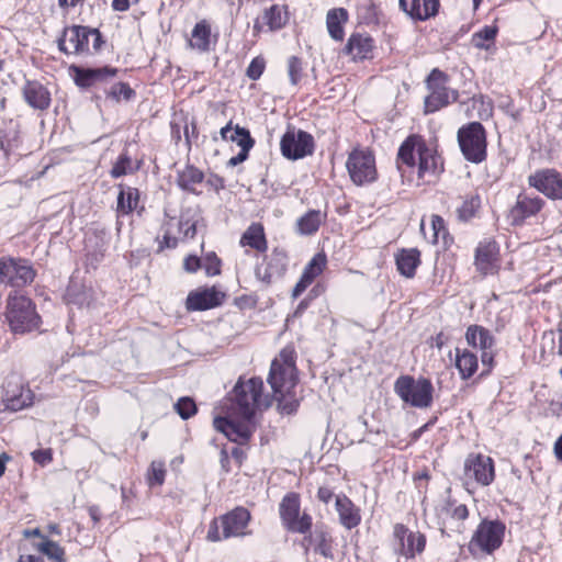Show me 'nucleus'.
Here are the masks:
<instances>
[{
  "mask_svg": "<svg viewBox=\"0 0 562 562\" xmlns=\"http://www.w3.org/2000/svg\"><path fill=\"white\" fill-rule=\"evenodd\" d=\"M544 205V201L539 196H530L525 192L517 195L516 203L510 207L508 220L514 226H519L531 216L537 215Z\"/></svg>",
  "mask_w": 562,
  "mask_h": 562,
  "instance_id": "nucleus-20",
  "label": "nucleus"
},
{
  "mask_svg": "<svg viewBox=\"0 0 562 562\" xmlns=\"http://www.w3.org/2000/svg\"><path fill=\"white\" fill-rule=\"evenodd\" d=\"M506 526L501 520L483 519L474 531L468 549L474 558L494 553L501 548Z\"/></svg>",
  "mask_w": 562,
  "mask_h": 562,
  "instance_id": "nucleus-3",
  "label": "nucleus"
},
{
  "mask_svg": "<svg viewBox=\"0 0 562 562\" xmlns=\"http://www.w3.org/2000/svg\"><path fill=\"white\" fill-rule=\"evenodd\" d=\"M131 169V157L127 153H122L115 164L113 165L110 175L112 178H120L128 172Z\"/></svg>",
  "mask_w": 562,
  "mask_h": 562,
  "instance_id": "nucleus-50",
  "label": "nucleus"
},
{
  "mask_svg": "<svg viewBox=\"0 0 562 562\" xmlns=\"http://www.w3.org/2000/svg\"><path fill=\"white\" fill-rule=\"evenodd\" d=\"M180 231L183 232L184 237L187 238H193L196 234V223L190 222L189 220H184L183 216H181V220L179 222Z\"/></svg>",
  "mask_w": 562,
  "mask_h": 562,
  "instance_id": "nucleus-57",
  "label": "nucleus"
},
{
  "mask_svg": "<svg viewBox=\"0 0 562 562\" xmlns=\"http://www.w3.org/2000/svg\"><path fill=\"white\" fill-rule=\"evenodd\" d=\"M263 382L260 378L239 380L234 387L235 403L241 418H254L255 412L262 404Z\"/></svg>",
  "mask_w": 562,
  "mask_h": 562,
  "instance_id": "nucleus-7",
  "label": "nucleus"
},
{
  "mask_svg": "<svg viewBox=\"0 0 562 562\" xmlns=\"http://www.w3.org/2000/svg\"><path fill=\"white\" fill-rule=\"evenodd\" d=\"M106 97L111 98L115 102H120L122 100L130 101L135 97V91L130 87L126 82H117L114 83L109 91H106Z\"/></svg>",
  "mask_w": 562,
  "mask_h": 562,
  "instance_id": "nucleus-45",
  "label": "nucleus"
},
{
  "mask_svg": "<svg viewBox=\"0 0 562 562\" xmlns=\"http://www.w3.org/2000/svg\"><path fill=\"white\" fill-rule=\"evenodd\" d=\"M239 243L241 246H249L259 252H266L268 249L265 229L259 223H252L249 225L241 235Z\"/></svg>",
  "mask_w": 562,
  "mask_h": 562,
  "instance_id": "nucleus-32",
  "label": "nucleus"
},
{
  "mask_svg": "<svg viewBox=\"0 0 562 562\" xmlns=\"http://www.w3.org/2000/svg\"><path fill=\"white\" fill-rule=\"evenodd\" d=\"M266 68V60L262 56L255 57L246 70V76L251 80H258Z\"/></svg>",
  "mask_w": 562,
  "mask_h": 562,
  "instance_id": "nucleus-51",
  "label": "nucleus"
},
{
  "mask_svg": "<svg viewBox=\"0 0 562 562\" xmlns=\"http://www.w3.org/2000/svg\"><path fill=\"white\" fill-rule=\"evenodd\" d=\"M32 458L34 462L45 465L49 463L53 459L52 450L50 449H38L32 452Z\"/></svg>",
  "mask_w": 562,
  "mask_h": 562,
  "instance_id": "nucleus-56",
  "label": "nucleus"
},
{
  "mask_svg": "<svg viewBox=\"0 0 562 562\" xmlns=\"http://www.w3.org/2000/svg\"><path fill=\"white\" fill-rule=\"evenodd\" d=\"M139 192L135 188L124 189L121 186V190L117 195V213L122 215L130 214L136 209L138 203Z\"/></svg>",
  "mask_w": 562,
  "mask_h": 562,
  "instance_id": "nucleus-38",
  "label": "nucleus"
},
{
  "mask_svg": "<svg viewBox=\"0 0 562 562\" xmlns=\"http://www.w3.org/2000/svg\"><path fill=\"white\" fill-rule=\"evenodd\" d=\"M553 453L557 460L562 463V434L558 437L553 445Z\"/></svg>",
  "mask_w": 562,
  "mask_h": 562,
  "instance_id": "nucleus-64",
  "label": "nucleus"
},
{
  "mask_svg": "<svg viewBox=\"0 0 562 562\" xmlns=\"http://www.w3.org/2000/svg\"><path fill=\"white\" fill-rule=\"evenodd\" d=\"M456 367L463 380L471 378L477 369V358L474 353L457 349Z\"/></svg>",
  "mask_w": 562,
  "mask_h": 562,
  "instance_id": "nucleus-37",
  "label": "nucleus"
},
{
  "mask_svg": "<svg viewBox=\"0 0 562 562\" xmlns=\"http://www.w3.org/2000/svg\"><path fill=\"white\" fill-rule=\"evenodd\" d=\"M229 140L236 142L240 149L244 150H250L255 144L249 131L239 125H236L234 133L229 136Z\"/></svg>",
  "mask_w": 562,
  "mask_h": 562,
  "instance_id": "nucleus-46",
  "label": "nucleus"
},
{
  "mask_svg": "<svg viewBox=\"0 0 562 562\" xmlns=\"http://www.w3.org/2000/svg\"><path fill=\"white\" fill-rule=\"evenodd\" d=\"M497 34V27L495 26H484L481 31L473 34L472 43L474 47L479 49H488L490 45L487 42H493Z\"/></svg>",
  "mask_w": 562,
  "mask_h": 562,
  "instance_id": "nucleus-44",
  "label": "nucleus"
},
{
  "mask_svg": "<svg viewBox=\"0 0 562 562\" xmlns=\"http://www.w3.org/2000/svg\"><path fill=\"white\" fill-rule=\"evenodd\" d=\"M458 142L467 160L480 164L486 158V132L480 122H471L460 127Z\"/></svg>",
  "mask_w": 562,
  "mask_h": 562,
  "instance_id": "nucleus-5",
  "label": "nucleus"
},
{
  "mask_svg": "<svg viewBox=\"0 0 562 562\" xmlns=\"http://www.w3.org/2000/svg\"><path fill=\"white\" fill-rule=\"evenodd\" d=\"M204 180V173L192 165H187L182 170L177 173V184L183 191L199 194L196 186L201 184Z\"/></svg>",
  "mask_w": 562,
  "mask_h": 562,
  "instance_id": "nucleus-31",
  "label": "nucleus"
},
{
  "mask_svg": "<svg viewBox=\"0 0 562 562\" xmlns=\"http://www.w3.org/2000/svg\"><path fill=\"white\" fill-rule=\"evenodd\" d=\"M280 149L290 160L302 159L313 154L314 138L305 131L289 127L281 138Z\"/></svg>",
  "mask_w": 562,
  "mask_h": 562,
  "instance_id": "nucleus-11",
  "label": "nucleus"
},
{
  "mask_svg": "<svg viewBox=\"0 0 562 562\" xmlns=\"http://www.w3.org/2000/svg\"><path fill=\"white\" fill-rule=\"evenodd\" d=\"M310 284H312V282L306 280V279H304V277L301 276L300 280L297 281V283L293 288L292 297L293 299L299 297L307 289V286Z\"/></svg>",
  "mask_w": 562,
  "mask_h": 562,
  "instance_id": "nucleus-59",
  "label": "nucleus"
},
{
  "mask_svg": "<svg viewBox=\"0 0 562 562\" xmlns=\"http://www.w3.org/2000/svg\"><path fill=\"white\" fill-rule=\"evenodd\" d=\"M451 516L458 520H464L468 518L469 516V510H468V507L463 504L461 505H458L457 507H454V509L452 510V514Z\"/></svg>",
  "mask_w": 562,
  "mask_h": 562,
  "instance_id": "nucleus-62",
  "label": "nucleus"
},
{
  "mask_svg": "<svg viewBox=\"0 0 562 562\" xmlns=\"http://www.w3.org/2000/svg\"><path fill=\"white\" fill-rule=\"evenodd\" d=\"M481 206V199L479 194H470L463 199L462 204L458 207L459 220L467 222L475 216Z\"/></svg>",
  "mask_w": 562,
  "mask_h": 562,
  "instance_id": "nucleus-41",
  "label": "nucleus"
},
{
  "mask_svg": "<svg viewBox=\"0 0 562 562\" xmlns=\"http://www.w3.org/2000/svg\"><path fill=\"white\" fill-rule=\"evenodd\" d=\"M213 425L214 428L223 432L228 440L238 445L247 443L255 431L252 418L233 420L226 417H215Z\"/></svg>",
  "mask_w": 562,
  "mask_h": 562,
  "instance_id": "nucleus-17",
  "label": "nucleus"
},
{
  "mask_svg": "<svg viewBox=\"0 0 562 562\" xmlns=\"http://www.w3.org/2000/svg\"><path fill=\"white\" fill-rule=\"evenodd\" d=\"M310 284H312V282L306 280V279H304V277L301 276L300 280L297 281V283L293 288L292 297L293 299L299 297L307 289V286Z\"/></svg>",
  "mask_w": 562,
  "mask_h": 562,
  "instance_id": "nucleus-60",
  "label": "nucleus"
},
{
  "mask_svg": "<svg viewBox=\"0 0 562 562\" xmlns=\"http://www.w3.org/2000/svg\"><path fill=\"white\" fill-rule=\"evenodd\" d=\"M335 507L339 516V522L346 529H353L361 522L360 509L344 494L337 495Z\"/></svg>",
  "mask_w": 562,
  "mask_h": 562,
  "instance_id": "nucleus-27",
  "label": "nucleus"
},
{
  "mask_svg": "<svg viewBox=\"0 0 562 562\" xmlns=\"http://www.w3.org/2000/svg\"><path fill=\"white\" fill-rule=\"evenodd\" d=\"M37 549L55 562H66L65 550L55 541L43 537V541L37 544Z\"/></svg>",
  "mask_w": 562,
  "mask_h": 562,
  "instance_id": "nucleus-43",
  "label": "nucleus"
},
{
  "mask_svg": "<svg viewBox=\"0 0 562 562\" xmlns=\"http://www.w3.org/2000/svg\"><path fill=\"white\" fill-rule=\"evenodd\" d=\"M32 402L33 393L22 384L20 378L15 374L8 376L3 384L4 408L18 412L30 406Z\"/></svg>",
  "mask_w": 562,
  "mask_h": 562,
  "instance_id": "nucleus-14",
  "label": "nucleus"
},
{
  "mask_svg": "<svg viewBox=\"0 0 562 562\" xmlns=\"http://www.w3.org/2000/svg\"><path fill=\"white\" fill-rule=\"evenodd\" d=\"M303 72V63L302 60L296 56H291L288 59V75L290 78V82L293 86H296L301 78Z\"/></svg>",
  "mask_w": 562,
  "mask_h": 562,
  "instance_id": "nucleus-49",
  "label": "nucleus"
},
{
  "mask_svg": "<svg viewBox=\"0 0 562 562\" xmlns=\"http://www.w3.org/2000/svg\"><path fill=\"white\" fill-rule=\"evenodd\" d=\"M304 553L307 554L310 549L325 559L334 560V539L327 526L317 524L313 531L306 533L302 541Z\"/></svg>",
  "mask_w": 562,
  "mask_h": 562,
  "instance_id": "nucleus-18",
  "label": "nucleus"
},
{
  "mask_svg": "<svg viewBox=\"0 0 562 562\" xmlns=\"http://www.w3.org/2000/svg\"><path fill=\"white\" fill-rule=\"evenodd\" d=\"M263 20L271 31H276L285 25L288 15L282 7L273 4L265 11Z\"/></svg>",
  "mask_w": 562,
  "mask_h": 562,
  "instance_id": "nucleus-39",
  "label": "nucleus"
},
{
  "mask_svg": "<svg viewBox=\"0 0 562 562\" xmlns=\"http://www.w3.org/2000/svg\"><path fill=\"white\" fill-rule=\"evenodd\" d=\"M324 220L325 215L319 210H311L296 221L297 233L313 235L318 231Z\"/></svg>",
  "mask_w": 562,
  "mask_h": 562,
  "instance_id": "nucleus-35",
  "label": "nucleus"
},
{
  "mask_svg": "<svg viewBox=\"0 0 562 562\" xmlns=\"http://www.w3.org/2000/svg\"><path fill=\"white\" fill-rule=\"evenodd\" d=\"M412 531H409L403 524H396L393 529V536L395 540L397 541V548L396 551L400 552L401 549H404V544L407 541L408 535Z\"/></svg>",
  "mask_w": 562,
  "mask_h": 562,
  "instance_id": "nucleus-54",
  "label": "nucleus"
},
{
  "mask_svg": "<svg viewBox=\"0 0 562 562\" xmlns=\"http://www.w3.org/2000/svg\"><path fill=\"white\" fill-rule=\"evenodd\" d=\"M464 475L482 486H488L495 479L493 459L482 453H470L464 461Z\"/></svg>",
  "mask_w": 562,
  "mask_h": 562,
  "instance_id": "nucleus-15",
  "label": "nucleus"
},
{
  "mask_svg": "<svg viewBox=\"0 0 562 562\" xmlns=\"http://www.w3.org/2000/svg\"><path fill=\"white\" fill-rule=\"evenodd\" d=\"M203 268L207 276H216L221 272V260L214 252H211L205 256Z\"/></svg>",
  "mask_w": 562,
  "mask_h": 562,
  "instance_id": "nucleus-53",
  "label": "nucleus"
},
{
  "mask_svg": "<svg viewBox=\"0 0 562 562\" xmlns=\"http://www.w3.org/2000/svg\"><path fill=\"white\" fill-rule=\"evenodd\" d=\"M225 294L215 288H205L189 293L186 307L188 311H206L220 306Z\"/></svg>",
  "mask_w": 562,
  "mask_h": 562,
  "instance_id": "nucleus-23",
  "label": "nucleus"
},
{
  "mask_svg": "<svg viewBox=\"0 0 562 562\" xmlns=\"http://www.w3.org/2000/svg\"><path fill=\"white\" fill-rule=\"evenodd\" d=\"M448 80L447 74L438 68L432 69L428 75L426 86L429 94L425 98V111L427 113L436 112L458 100L459 93L447 86Z\"/></svg>",
  "mask_w": 562,
  "mask_h": 562,
  "instance_id": "nucleus-6",
  "label": "nucleus"
},
{
  "mask_svg": "<svg viewBox=\"0 0 562 562\" xmlns=\"http://www.w3.org/2000/svg\"><path fill=\"white\" fill-rule=\"evenodd\" d=\"M424 140L416 135L408 136L398 148L397 168L402 170L403 165L407 168H414L416 164V155L418 156L419 144Z\"/></svg>",
  "mask_w": 562,
  "mask_h": 562,
  "instance_id": "nucleus-29",
  "label": "nucleus"
},
{
  "mask_svg": "<svg viewBox=\"0 0 562 562\" xmlns=\"http://www.w3.org/2000/svg\"><path fill=\"white\" fill-rule=\"evenodd\" d=\"M175 409L182 419H189L196 413V405L191 397L184 396L178 400Z\"/></svg>",
  "mask_w": 562,
  "mask_h": 562,
  "instance_id": "nucleus-48",
  "label": "nucleus"
},
{
  "mask_svg": "<svg viewBox=\"0 0 562 562\" xmlns=\"http://www.w3.org/2000/svg\"><path fill=\"white\" fill-rule=\"evenodd\" d=\"M36 271L26 259L2 257L0 258V283L13 288L31 284Z\"/></svg>",
  "mask_w": 562,
  "mask_h": 562,
  "instance_id": "nucleus-10",
  "label": "nucleus"
},
{
  "mask_svg": "<svg viewBox=\"0 0 562 562\" xmlns=\"http://www.w3.org/2000/svg\"><path fill=\"white\" fill-rule=\"evenodd\" d=\"M288 255L283 249L274 248L269 256H265L263 261L256 266L255 276L265 284L281 279L286 271Z\"/></svg>",
  "mask_w": 562,
  "mask_h": 562,
  "instance_id": "nucleus-13",
  "label": "nucleus"
},
{
  "mask_svg": "<svg viewBox=\"0 0 562 562\" xmlns=\"http://www.w3.org/2000/svg\"><path fill=\"white\" fill-rule=\"evenodd\" d=\"M431 228L434 231L431 241L432 243H437L438 238H439V235L440 234H442V235L446 234V225H445L443 218L441 216H439V215H436V214L431 215Z\"/></svg>",
  "mask_w": 562,
  "mask_h": 562,
  "instance_id": "nucleus-55",
  "label": "nucleus"
},
{
  "mask_svg": "<svg viewBox=\"0 0 562 562\" xmlns=\"http://www.w3.org/2000/svg\"><path fill=\"white\" fill-rule=\"evenodd\" d=\"M467 342L476 348L485 349L493 348L495 344L494 337L490 330L480 325H471L468 327L465 333Z\"/></svg>",
  "mask_w": 562,
  "mask_h": 562,
  "instance_id": "nucleus-34",
  "label": "nucleus"
},
{
  "mask_svg": "<svg viewBox=\"0 0 562 562\" xmlns=\"http://www.w3.org/2000/svg\"><path fill=\"white\" fill-rule=\"evenodd\" d=\"M372 38L361 34H352L347 43L346 49L353 58L364 59L372 50Z\"/></svg>",
  "mask_w": 562,
  "mask_h": 562,
  "instance_id": "nucleus-36",
  "label": "nucleus"
},
{
  "mask_svg": "<svg viewBox=\"0 0 562 562\" xmlns=\"http://www.w3.org/2000/svg\"><path fill=\"white\" fill-rule=\"evenodd\" d=\"M443 170L442 159L437 153L424 143L418 147V177L432 181Z\"/></svg>",
  "mask_w": 562,
  "mask_h": 562,
  "instance_id": "nucleus-22",
  "label": "nucleus"
},
{
  "mask_svg": "<svg viewBox=\"0 0 562 562\" xmlns=\"http://www.w3.org/2000/svg\"><path fill=\"white\" fill-rule=\"evenodd\" d=\"M70 71L74 74L75 82L80 88H90L97 82L105 81L116 75L117 69L109 66L101 68H82L71 66Z\"/></svg>",
  "mask_w": 562,
  "mask_h": 562,
  "instance_id": "nucleus-24",
  "label": "nucleus"
},
{
  "mask_svg": "<svg viewBox=\"0 0 562 562\" xmlns=\"http://www.w3.org/2000/svg\"><path fill=\"white\" fill-rule=\"evenodd\" d=\"M212 32L211 24L206 20L199 21L192 32L189 41V46L201 53H206L211 49Z\"/></svg>",
  "mask_w": 562,
  "mask_h": 562,
  "instance_id": "nucleus-30",
  "label": "nucleus"
},
{
  "mask_svg": "<svg viewBox=\"0 0 562 562\" xmlns=\"http://www.w3.org/2000/svg\"><path fill=\"white\" fill-rule=\"evenodd\" d=\"M280 517L290 532L306 535L313 525L310 514L305 512L301 514L300 497L295 493H289L283 497L280 503Z\"/></svg>",
  "mask_w": 562,
  "mask_h": 562,
  "instance_id": "nucleus-9",
  "label": "nucleus"
},
{
  "mask_svg": "<svg viewBox=\"0 0 562 562\" xmlns=\"http://www.w3.org/2000/svg\"><path fill=\"white\" fill-rule=\"evenodd\" d=\"M359 12L366 23H374L378 21V7L372 0L359 7Z\"/></svg>",
  "mask_w": 562,
  "mask_h": 562,
  "instance_id": "nucleus-52",
  "label": "nucleus"
},
{
  "mask_svg": "<svg viewBox=\"0 0 562 562\" xmlns=\"http://www.w3.org/2000/svg\"><path fill=\"white\" fill-rule=\"evenodd\" d=\"M426 537L420 532H411L404 549L400 550V554L406 558H414L416 553H422L425 550Z\"/></svg>",
  "mask_w": 562,
  "mask_h": 562,
  "instance_id": "nucleus-40",
  "label": "nucleus"
},
{
  "mask_svg": "<svg viewBox=\"0 0 562 562\" xmlns=\"http://www.w3.org/2000/svg\"><path fill=\"white\" fill-rule=\"evenodd\" d=\"M395 262L402 276L413 278L420 265V251L417 248L401 249L395 255Z\"/></svg>",
  "mask_w": 562,
  "mask_h": 562,
  "instance_id": "nucleus-28",
  "label": "nucleus"
},
{
  "mask_svg": "<svg viewBox=\"0 0 562 562\" xmlns=\"http://www.w3.org/2000/svg\"><path fill=\"white\" fill-rule=\"evenodd\" d=\"M334 493L329 487L322 486L317 491V498L324 504H328L333 498Z\"/></svg>",
  "mask_w": 562,
  "mask_h": 562,
  "instance_id": "nucleus-61",
  "label": "nucleus"
},
{
  "mask_svg": "<svg viewBox=\"0 0 562 562\" xmlns=\"http://www.w3.org/2000/svg\"><path fill=\"white\" fill-rule=\"evenodd\" d=\"M327 263L326 255L323 252L316 254L311 261L305 266L302 277L304 279L313 282L316 277H318L323 270L325 269Z\"/></svg>",
  "mask_w": 562,
  "mask_h": 562,
  "instance_id": "nucleus-42",
  "label": "nucleus"
},
{
  "mask_svg": "<svg viewBox=\"0 0 562 562\" xmlns=\"http://www.w3.org/2000/svg\"><path fill=\"white\" fill-rule=\"evenodd\" d=\"M346 168L356 186H366L378 179L375 157L368 149H353L348 155Z\"/></svg>",
  "mask_w": 562,
  "mask_h": 562,
  "instance_id": "nucleus-8",
  "label": "nucleus"
},
{
  "mask_svg": "<svg viewBox=\"0 0 562 562\" xmlns=\"http://www.w3.org/2000/svg\"><path fill=\"white\" fill-rule=\"evenodd\" d=\"M528 184L551 200H562V175L555 169H540L528 177Z\"/></svg>",
  "mask_w": 562,
  "mask_h": 562,
  "instance_id": "nucleus-16",
  "label": "nucleus"
},
{
  "mask_svg": "<svg viewBox=\"0 0 562 562\" xmlns=\"http://www.w3.org/2000/svg\"><path fill=\"white\" fill-rule=\"evenodd\" d=\"M348 20V12L344 8L331 9L327 12L326 24L331 38L341 41L344 38V23Z\"/></svg>",
  "mask_w": 562,
  "mask_h": 562,
  "instance_id": "nucleus-33",
  "label": "nucleus"
},
{
  "mask_svg": "<svg viewBox=\"0 0 562 562\" xmlns=\"http://www.w3.org/2000/svg\"><path fill=\"white\" fill-rule=\"evenodd\" d=\"M184 270L188 272H196L202 266L201 259L196 256H188L183 262Z\"/></svg>",
  "mask_w": 562,
  "mask_h": 562,
  "instance_id": "nucleus-58",
  "label": "nucleus"
},
{
  "mask_svg": "<svg viewBox=\"0 0 562 562\" xmlns=\"http://www.w3.org/2000/svg\"><path fill=\"white\" fill-rule=\"evenodd\" d=\"M90 29L72 25L64 30L58 40V48L65 54H83L89 52Z\"/></svg>",
  "mask_w": 562,
  "mask_h": 562,
  "instance_id": "nucleus-19",
  "label": "nucleus"
},
{
  "mask_svg": "<svg viewBox=\"0 0 562 562\" xmlns=\"http://www.w3.org/2000/svg\"><path fill=\"white\" fill-rule=\"evenodd\" d=\"M400 8L412 19L425 21L435 16L439 9V0H398Z\"/></svg>",
  "mask_w": 562,
  "mask_h": 562,
  "instance_id": "nucleus-26",
  "label": "nucleus"
},
{
  "mask_svg": "<svg viewBox=\"0 0 562 562\" xmlns=\"http://www.w3.org/2000/svg\"><path fill=\"white\" fill-rule=\"evenodd\" d=\"M24 101L34 110L44 111L50 105V92L36 80H27L22 88Z\"/></svg>",
  "mask_w": 562,
  "mask_h": 562,
  "instance_id": "nucleus-25",
  "label": "nucleus"
},
{
  "mask_svg": "<svg viewBox=\"0 0 562 562\" xmlns=\"http://www.w3.org/2000/svg\"><path fill=\"white\" fill-rule=\"evenodd\" d=\"M166 469L164 462L153 461L147 473L149 486L162 485L165 482Z\"/></svg>",
  "mask_w": 562,
  "mask_h": 562,
  "instance_id": "nucleus-47",
  "label": "nucleus"
},
{
  "mask_svg": "<svg viewBox=\"0 0 562 562\" xmlns=\"http://www.w3.org/2000/svg\"><path fill=\"white\" fill-rule=\"evenodd\" d=\"M5 321L13 334H26L40 328L42 319L35 303L26 295L18 292L7 297Z\"/></svg>",
  "mask_w": 562,
  "mask_h": 562,
  "instance_id": "nucleus-1",
  "label": "nucleus"
},
{
  "mask_svg": "<svg viewBox=\"0 0 562 562\" xmlns=\"http://www.w3.org/2000/svg\"><path fill=\"white\" fill-rule=\"evenodd\" d=\"M481 350H482L481 360H482L483 366H487L491 369L493 367V362H494V353L492 351V348H485V349H481Z\"/></svg>",
  "mask_w": 562,
  "mask_h": 562,
  "instance_id": "nucleus-63",
  "label": "nucleus"
},
{
  "mask_svg": "<svg viewBox=\"0 0 562 562\" xmlns=\"http://www.w3.org/2000/svg\"><path fill=\"white\" fill-rule=\"evenodd\" d=\"M499 248L495 240L486 238L475 249L474 265L482 274L494 273L497 269Z\"/></svg>",
  "mask_w": 562,
  "mask_h": 562,
  "instance_id": "nucleus-21",
  "label": "nucleus"
},
{
  "mask_svg": "<svg viewBox=\"0 0 562 562\" xmlns=\"http://www.w3.org/2000/svg\"><path fill=\"white\" fill-rule=\"evenodd\" d=\"M250 513L244 507H236L229 513L212 520L207 531V540L216 542L232 537L245 536Z\"/></svg>",
  "mask_w": 562,
  "mask_h": 562,
  "instance_id": "nucleus-4",
  "label": "nucleus"
},
{
  "mask_svg": "<svg viewBox=\"0 0 562 562\" xmlns=\"http://www.w3.org/2000/svg\"><path fill=\"white\" fill-rule=\"evenodd\" d=\"M281 357L284 358V363H280L277 359L273 360L268 376V383L273 391L276 400L279 402L295 385L293 376L294 363L285 355V351L281 352Z\"/></svg>",
  "mask_w": 562,
  "mask_h": 562,
  "instance_id": "nucleus-12",
  "label": "nucleus"
},
{
  "mask_svg": "<svg viewBox=\"0 0 562 562\" xmlns=\"http://www.w3.org/2000/svg\"><path fill=\"white\" fill-rule=\"evenodd\" d=\"M394 392L405 403L416 408H428L434 402V385L427 378L401 375L394 383Z\"/></svg>",
  "mask_w": 562,
  "mask_h": 562,
  "instance_id": "nucleus-2",
  "label": "nucleus"
}]
</instances>
